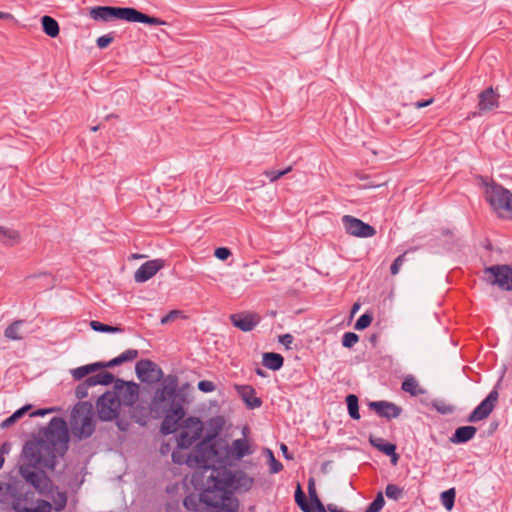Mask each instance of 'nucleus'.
I'll return each mask as SVG.
<instances>
[{
  "instance_id": "obj_1",
  "label": "nucleus",
  "mask_w": 512,
  "mask_h": 512,
  "mask_svg": "<svg viewBox=\"0 0 512 512\" xmlns=\"http://www.w3.org/2000/svg\"><path fill=\"white\" fill-rule=\"evenodd\" d=\"M69 434L64 419L54 417L44 432V439L27 442L22 450V462L19 465L20 476L41 495H48L53 489L51 479L38 468L54 470L56 460L68 450Z\"/></svg>"
},
{
  "instance_id": "obj_2",
  "label": "nucleus",
  "mask_w": 512,
  "mask_h": 512,
  "mask_svg": "<svg viewBox=\"0 0 512 512\" xmlns=\"http://www.w3.org/2000/svg\"><path fill=\"white\" fill-rule=\"evenodd\" d=\"M205 487L202 490V500L206 504L208 512L219 510L235 512L239 507L238 500L233 497L232 471L226 468H216L212 464L208 470Z\"/></svg>"
},
{
  "instance_id": "obj_3",
  "label": "nucleus",
  "mask_w": 512,
  "mask_h": 512,
  "mask_svg": "<svg viewBox=\"0 0 512 512\" xmlns=\"http://www.w3.org/2000/svg\"><path fill=\"white\" fill-rule=\"evenodd\" d=\"M89 15L92 19L102 22H110L119 19L149 25L166 24V22L160 18L149 16L131 7L96 6L90 9Z\"/></svg>"
},
{
  "instance_id": "obj_4",
  "label": "nucleus",
  "mask_w": 512,
  "mask_h": 512,
  "mask_svg": "<svg viewBox=\"0 0 512 512\" xmlns=\"http://www.w3.org/2000/svg\"><path fill=\"white\" fill-rule=\"evenodd\" d=\"M177 448L172 452V461L176 464H186L191 469L200 470L201 476L207 474L210 466L217 457L216 449L206 442H201L190 454Z\"/></svg>"
},
{
  "instance_id": "obj_5",
  "label": "nucleus",
  "mask_w": 512,
  "mask_h": 512,
  "mask_svg": "<svg viewBox=\"0 0 512 512\" xmlns=\"http://www.w3.org/2000/svg\"><path fill=\"white\" fill-rule=\"evenodd\" d=\"M72 434L78 439L90 437L95 431L92 405L89 402H79L72 411Z\"/></svg>"
},
{
  "instance_id": "obj_6",
  "label": "nucleus",
  "mask_w": 512,
  "mask_h": 512,
  "mask_svg": "<svg viewBox=\"0 0 512 512\" xmlns=\"http://www.w3.org/2000/svg\"><path fill=\"white\" fill-rule=\"evenodd\" d=\"M486 200L499 216L512 218V193L498 184L487 186L485 191Z\"/></svg>"
},
{
  "instance_id": "obj_7",
  "label": "nucleus",
  "mask_w": 512,
  "mask_h": 512,
  "mask_svg": "<svg viewBox=\"0 0 512 512\" xmlns=\"http://www.w3.org/2000/svg\"><path fill=\"white\" fill-rule=\"evenodd\" d=\"M183 430L177 437V448L187 449L199 440L203 433V424L197 417H188L182 422Z\"/></svg>"
},
{
  "instance_id": "obj_8",
  "label": "nucleus",
  "mask_w": 512,
  "mask_h": 512,
  "mask_svg": "<svg viewBox=\"0 0 512 512\" xmlns=\"http://www.w3.org/2000/svg\"><path fill=\"white\" fill-rule=\"evenodd\" d=\"M120 400L115 392L107 391L96 403L98 416L102 421H112L119 415Z\"/></svg>"
},
{
  "instance_id": "obj_9",
  "label": "nucleus",
  "mask_w": 512,
  "mask_h": 512,
  "mask_svg": "<svg viewBox=\"0 0 512 512\" xmlns=\"http://www.w3.org/2000/svg\"><path fill=\"white\" fill-rule=\"evenodd\" d=\"M484 273L491 285H497L500 289L512 291V267L509 265H493L486 267Z\"/></svg>"
},
{
  "instance_id": "obj_10",
  "label": "nucleus",
  "mask_w": 512,
  "mask_h": 512,
  "mask_svg": "<svg viewBox=\"0 0 512 512\" xmlns=\"http://www.w3.org/2000/svg\"><path fill=\"white\" fill-rule=\"evenodd\" d=\"M119 397L120 404L131 407L139 398V385L135 382L124 381L116 379L114 384V391Z\"/></svg>"
},
{
  "instance_id": "obj_11",
  "label": "nucleus",
  "mask_w": 512,
  "mask_h": 512,
  "mask_svg": "<svg viewBox=\"0 0 512 512\" xmlns=\"http://www.w3.org/2000/svg\"><path fill=\"white\" fill-rule=\"evenodd\" d=\"M342 223L346 233L355 237L369 238L376 234V230L373 226L351 215H344L342 217Z\"/></svg>"
},
{
  "instance_id": "obj_12",
  "label": "nucleus",
  "mask_w": 512,
  "mask_h": 512,
  "mask_svg": "<svg viewBox=\"0 0 512 512\" xmlns=\"http://www.w3.org/2000/svg\"><path fill=\"white\" fill-rule=\"evenodd\" d=\"M135 372L137 377L146 383H156L163 378L162 369L153 361L143 359L136 363Z\"/></svg>"
},
{
  "instance_id": "obj_13",
  "label": "nucleus",
  "mask_w": 512,
  "mask_h": 512,
  "mask_svg": "<svg viewBox=\"0 0 512 512\" xmlns=\"http://www.w3.org/2000/svg\"><path fill=\"white\" fill-rule=\"evenodd\" d=\"M185 410L182 405L173 404L171 408L166 412L164 419L161 423V433L169 435L178 430L180 422L185 420ZM182 427V424H181Z\"/></svg>"
},
{
  "instance_id": "obj_14",
  "label": "nucleus",
  "mask_w": 512,
  "mask_h": 512,
  "mask_svg": "<svg viewBox=\"0 0 512 512\" xmlns=\"http://www.w3.org/2000/svg\"><path fill=\"white\" fill-rule=\"evenodd\" d=\"M499 398L498 391L493 389L487 397L470 413L468 422L475 423L486 419L495 408Z\"/></svg>"
},
{
  "instance_id": "obj_15",
  "label": "nucleus",
  "mask_w": 512,
  "mask_h": 512,
  "mask_svg": "<svg viewBox=\"0 0 512 512\" xmlns=\"http://www.w3.org/2000/svg\"><path fill=\"white\" fill-rule=\"evenodd\" d=\"M261 317L256 313L240 312L230 315L231 323L243 332L252 331L260 322Z\"/></svg>"
},
{
  "instance_id": "obj_16",
  "label": "nucleus",
  "mask_w": 512,
  "mask_h": 512,
  "mask_svg": "<svg viewBox=\"0 0 512 512\" xmlns=\"http://www.w3.org/2000/svg\"><path fill=\"white\" fill-rule=\"evenodd\" d=\"M164 262L161 259H154L143 263L135 272L134 279L137 283H143L151 279L161 268Z\"/></svg>"
},
{
  "instance_id": "obj_17",
  "label": "nucleus",
  "mask_w": 512,
  "mask_h": 512,
  "mask_svg": "<svg viewBox=\"0 0 512 512\" xmlns=\"http://www.w3.org/2000/svg\"><path fill=\"white\" fill-rule=\"evenodd\" d=\"M371 410L376 412L380 417L394 419L401 415L402 408L388 401H373L369 403Z\"/></svg>"
},
{
  "instance_id": "obj_18",
  "label": "nucleus",
  "mask_w": 512,
  "mask_h": 512,
  "mask_svg": "<svg viewBox=\"0 0 512 512\" xmlns=\"http://www.w3.org/2000/svg\"><path fill=\"white\" fill-rule=\"evenodd\" d=\"M478 108L480 112L491 111L499 106V95L492 87L483 90L479 95Z\"/></svg>"
},
{
  "instance_id": "obj_19",
  "label": "nucleus",
  "mask_w": 512,
  "mask_h": 512,
  "mask_svg": "<svg viewBox=\"0 0 512 512\" xmlns=\"http://www.w3.org/2000/svg\"><path fill=\"white\" fill-rule=\"evenodd\" d=\"M235 389L248 408L255 409L262 405V400L256 396V391L252 386L236 385Z\"/></svg>"
},
{
  "instance_id": "obj_20",
  "label": "nucleus",
  "mask_w": 512,
  "mask_h": 512,
  "mask_svg": "<svg viewBox=\"0 0 512 512\" xmlns=\"http://www.w3.org/2000/svg\"><path fill=\"white\" fill-rule=\"evenodd\" d=\"M21 497L15 483L0 481V504L7 505L11 503L12 506L16 499H21Z\"/></svg>"
},
{
  "instance_id": "obj_21",
  "label": "nucleus",
  "mask_w": 512,
  "mask_h": 512,
  "mask_svg": "<svg viewBox=\"0 0 512 512\" xmlns=\"http://www.w3.org/2000/svg\"><path fill=\"white\" fill-rule=\"evenodd\" d=\"M369 442L373 447L377 448L380 452L384 453L387 456H390L391 462L393 464L397 463L399 456L396 453V445L389 442H385L383 438L373 436H370Z\"/></svg>"
},
{
  "instance_id": "obj_22",
  "label": "nucleus",
  "mask_w": 512,
  "mask_h": 512,
  "mask_svg": "<svg viewBox=\"0 0 512 512\" xmlns=\"http://www.w3.org/2000/svg\"><path fill=\"white\" fill-rule=\"evenodd\" d=\"M253 453L246 438L235 439L229 448V455L237 460Z\"/></svg>"
},
{
  "instance_id": "obj_23",
  "label": "nucleus",
  "mask_w": 512,
  "mask_h": 512,
  "mask_svg": "<svg viewBox=\"0 0 512 512\" xmlns=\"http://www.w3.org/2000/svg\"><path fill=\"white\" fill-rule=\"evenodd\" d=\"M24 499H16V501L12 505V510L15 512H51L52 505L50 502L38 499L36 501V506L33 508L25 507L23 505Z\"/></svg>"
},
{
  "instance_id": "obj_24",
  "label": "nucleus",
  "mask_w": 512,
  "mask_h": 512,
  "mask_svg": "<svg viewBox=\"0 0 512 512\" xmlns=\"http://www.w3.org/2000/svg\"><path fill=\"white\" fill-rule=\"evenodd\" d=\"M183 505L191 512H208L207 506L202 500V492L199 495H187L183 500Z\"/></svg>"
},
{
  "instance_id": "obj_25",
  "label": "nucleus",
  "mask_w": 512,
  "mask_h": 512,
  "mask_svg": "<svg viewBox=\"0 0 512 512\" xmlns=\"http://www.w3.org/2000/svg\"><path fill=\"white\" fill-rule=\"evenodd\" d=\"M104 368L103 362H95L87 365H83L70 370V373L74 380L79 381L85 378L90 373H94Z\"/></svg>"
},
{
  "instance_id": "obj_26",
  "label": "nucleus",
  "mask_w": 512,
  "mask_h": 512,
  "mask_svg": "<svg viewBox=\"0 0 512 512\" xmlns=\"http://www.w3.org/2000/svg\"><path fill=\"white\" fill-rule=\"evenodd\" d=\"M477 432L476 427L474 426H462L455 430L454 434L451 437V442L459 444L466 443L471 440Z\"/></svg>"
},
{
  "instance_id": "obj_27",
  "label": "nucleus",
  "mask_w": 512,
  "mask_h": 512,
  "mask_svg": "<svg viewBox=\"0 0 512 512\" xmlns=\"http://www.w3.org/2000/svg\"><path fill=\"white\" fill-rule=\"evenodd\" d=\"M402 390L406 393H409L411 396H419L426 393V390L422 388L418 382V380L412 376L408 375L402 382L401 386Z\"/></svg>"
},
{
  "instance_id": "obj_28",
  "label": "nucleus",
  "mask_w": 512,
  "mask_h": 512,
  "mask_svg": "<svg viewBox=\"0 0 512 512\" xmlns=\"http://www.w3.org/2000/svg\"><path fill=\"white\" fill-rule=\"evenodd\" d=\"M139 355L138 350L136 349H128L121 353L119 356L111 359L108 362H103L104 368H112L115 366H119L125 362H131L135 360Z\"/></svg>"
},
{
  "instance_id": "obj_29",
  "label": "nucleus",
  "mask_w": 512,
  "mask_h": 512,
  "mask_svg": "<svg viewBox=\"0 0 512 512\" xmlns=\"http://www.w3.org/2000/svg\"><path fill=\"white\" fill-rule=\"evenodd\" d=\"M262 363L266 368L277 371L283 366L284 358L278 353L267 352L263 354Z\"/></svg>"
},
{
  "instance_id": "obj_30",
  "label": "nucleus",
  "mask_w": 512,
  "mask_h": 512,
  "mask_svg": "<svg viewBox=\"0 0 512 512\" xmlns=\"http://www.w3.org/2000/svg\"><path fill=\"white\" fill-rule=\"evenodd\" d=\"M308 494L310 497L309 505L315 509V512H327L325 506L323 505V503L321 502L317 495L313 479H310L308 482Z\"/></svg>"
},
{
  "instance_id": "obj_31",
  "label": "nucleus",
  "mask_w": 512,
  "mask_h": 512,
  "mask_svg": "<svg viewBox=\"0 0 512 512\" xmlns=\"http://www.w3.org/2000/svg\"><path fill=\"white\" fill-rule=\"evenodd\" d=\"M43 31L50 37L54 38L59 34L58 22L51 16L45 15L41 18Z\"/></svg>"
},
{
  "instance_id": "obj_32",
  "label": "nucleus",
  "mask_w": 512,
  "mask_h": 512,
  "mask_svg": "<svg viewBox=\"0 0 512 512\" xmlns=\"http://www.w3.org/2000/svg\"><path fill=\"white\" fill-rule=\"evenodd\" d=\"M178 388V377L173 374H169L163 381L162 390L166 395L173 399L176 396V391Z\"/></svg>"
},
{
  "instance_id": "obj_33",
  "label": "nucleus",
  "mask_w": 512,
  "mask_h": 512,
  "mask_svg": "<svg viewBox=\"0 0 512 512\" xmlns=\"http://www.w3.org/2000/svg\"><path fill=\"white\" fill-rule=\"evenodd\" d=\"M0 240L9 246L17 244L20 240V235L16 230L0 226Z\"/></svg>"
},
{
  "instance_id": "obj_34",
  "label": "nucleus",
  "mask_w": 512,
  "mask_h": 512,
  "mask_svg": "<svg viewBox=\"0 0 512 512\" xmlns=\"http://www.w3.org/2000/svg\"><path fill=\"white\" fill-rule=\"evenodd\" d=\"M232 475L234 477L232 488H243L244 490H249L254 483L253 478L249 477L244 472L232 473Z\"/></svg>"
},
{
  "instance_id": "obj_35",
  "label": "nucleus",
  "mask_w": 512,
  "mask_h": 512,
  "mask_svg": "<svg viewBox=\"0 0 512 512\" xmlns=\"http://www.w3.org/2000/svg\"><path fill=\"white\" fill-rule=\"evenodd\" d=\"M115 377L110 372H100L96 375H92L89 377V383H92L94 386L96 385H109L111 383H115Z\"/></svg>"
},
{
  "instance_id": "obj_36",
  "label": "nucleus",
  "mask_w": 512,
  "mask_h": 512,
  "mask_svg": "<svg viewBox=\"0 0 512 512\" xmlns=\"http://www.w3.org/2000/svg\"><path fill=\"white\" fill-rule=\"evenodd\" d=\"M23 324L22 320L14 321L10 324L4 331V335L6 338L10 340H21L23 339V335L20 332V328Z\"/></svg>"
},
{
  "instance_id": "obj_37",
  "label": "nucleus",
  "mask_w": 512,
  "mask_h": 512,
  "mask_svg": "<svg viewBox=\"0 0 512 512\" xmlns=\"http://www.w3.org/2000/svg\"><path fill=\"white\" fill-rule=\"evenodd\" d=\"M346 403L350 417L352 419L358 420L360 418L358 397L354 394H349L346 397Z\"/></svg>"
},
{
  "instance_id": "obj_38",
  "label": "nucleus",
  "mask_w": 512,
  "mask_h": 512,
  "mask_svg": "<svg viewBox=\"0 0 512 512\" xmlns=\"http://www.w3.org/2000/svg\"><path fill=\"white\" fill-rule=\"evenodd\" d=\"M295 501L303 512H315V509L307 502L306 496L299 484L295 491Z\"/></svg>"
},
{
  "instance_id": "obj_39",
  "label": "nucleus",
  "mask_w": 512,
  "mask_h": 512,
  "mask_svg": "<svg viewBox=\"0 0 512 512\" xmlns=\"http://www.w3.org/2000/svg\"><path fill=\"white\" fill-rule=\"evenodd\" d=\"M455 495H456L455 488H450L441 493L440 500H441L442 505L445 507V509L447 511H451L453 509L454 502H455Z\"/></svg>"
},
{
  "instance_id": "obj_40",
  "label": "nucleus",
  "mask_w": 512,
  "mask_h": 512,
  "mask_svg": "<svg viewBox=\"0 0 512 512\" xmlns=\"http://www.w3.org/2000/svg\"><path fill=\"white\" fill-rule=\"evenodd\" d=\"M90 327L96 332L104 333H121L123 331V329L119 326H110L96 320L90 322Z\"/></svg>"
},
{
  "instance_id": "obj_41",
  "label": "nucleus",
  "mask_w": 512,
  "mask_h": 512,
  "mask_svg": "<svg viewBox=\"0 0 512 512\" xmlns=\"http://www.w3.org/2000/svg\"><path fill=\"white\" fill-rule=\"evenodd\" d=\"M53 506L56 511L60 512L65 509L67 504V494L64 491H57L52 497Z\"/></svg>"
},
{
  "instance_id": "obj_42",
  "label": "nucleus",
  "mask_w": 512,
  "mask_h": 512,
  "mask_svg": "<svg viewBox=\"0 0 512 512\" xmlns=\"http://www.w3.org/2000/svg\"><path fill=\"white\" fill-rule=\"evenodd\" d=\"M385 504L382 492H378L375 499L369 504L365 512H380Z\"/></svg>"
},
{
  "instance_id": "obj_43",
  "label": "nucleus",
  "mask_w": 512,
  "mask_h": 512,
  "mask_svg": "<svg viewBox=\"0 0 512 512\" xmlns=\"http://www.w3.org/2000/svg\"><path fill=\"white\" fill-rule=\"evenodd\" d=\"M94 387L92 383H89V377L80 383L75 389V396L78 399H84L88 396V389Z\"/></svg>"
},
{
  "instance_id": "obj_44",
  "label": "nucleus",
  "mask_w": 512,
  "mask_h": 512,
  "mask_svg": "<svg viewBox=\"0 0 512 512\" xmlns=\"http://www.w3.org/2000/svg\"><path fill=\"white\" fill-rule=\"evenodd\" d=\"M266 453H267V457H268V461H269L270 473H272V474L279 473L283 469L282 463L279 462L278 460H276L273 452L270 449H266Z\"/></svg>"
},
{
  "instance_id": "obj_45",
  "label": "nucleus",
  "mask_w": 512,
  "mask_h": 512,
  "mask_svg": "<svg viewBox=\"0 0 512 512\" xmlns=\"http://www.w3.org/2000/svg\"><path fill=\"white\" fill-rule=\"evenodd\" d=\"M385 494L389 499L398 500L403 494V489L395 484H388L385 489Z\"/></svg>"
},
{
  "instance_id": "obj_46",
  "label": "nucleus",
  "mask_w": 512,
  "mask_h": 512,
  "mask_svg": "<svg viewBox=\"0 0 512 512\" xmlns=\"http://www.w3.org/2000/svg\"><path fill=\"white\" fill-rule=\"evenodd\" d=\"M432 407L441 414H450L454 411V407L452 405L438 399L432 402Z\"/></svg>"
},
{
  "instance_id": "obj_47",
  "label": "nucleus",
  "mask_w": 512,
  "mask_h": 512,
  "mask_svg": "<svg viewBox=\"0 0 512 512\" xmlns=\"http://www.w3.org/2000/svg\"><path fill=\"white\" fill-rule=\"evenodd\" d=\"M291 171H292V166H288L287 168H285L284 170H281V171L266 170L264 172V175L267 176L271 182H275L276 180H278L279 178L288 174Z\"/></svg>"
},
{
  "instance_id": "obj_48",
  "label": "nucleus",
  "mask_w": 512,
  "mask_h": 512,
  "mask_svg": "<svg viewBox=\"0 0 512 512\" xmlns=\"http://www.w3.org/2000/svg\"><path fill=\"white\" fill-rule=\"evenodd\" d=\"M358 341V335L353 332H346L342 337V345L346 348H352Z\"/></svg>"
},
{
  "instance_id": "obj_49",
  "label": "nucleus",
  "mask_w": 512,
  "mask_h": 512,
  "mask_svg": "<svg viewBox=\"0 0 512 512\" xmlns=\"http://www.w3.org/2000/svg\"><path fill=\"white\" fill-rule=\"evenodd\" d=\"M371 322H372V316L365 313L357 319V321L354 325V328L356 330H363V329L367 328L371 324Z\"/></svg>"
},
{
  "instance_id": "obj_50",
  "label": "nucleus",
  "mask_w": 512,
  "mask_h": 512,
  "mask_svg": "<svg viewBox=\"0 0 512 512\" xmlns=\"http://www.w3.org/2000/svg\"><path fill=\"white\" fill-rule=\"evenodd\" d=\"M114 40L113 33L105 34L97 38L96 44L98 48L104 49L108 47Z\"/></svg>"
},
{
  "instance_id": "obj_51",
  "label": "nucleus",
  "mask_w": 512,
  "mask_h": 512,
  "mask_svg": "<svg viewBox=\"0 0 512 512\" xmlns=\"http://www.w3.org/2000/svg\"><path fill=\"white\" fill-rule=\"evenodd\" d=\"M405 255H406V252L399 255L395 260L394 262L392 263L391 267H390V271H391V274L392 275H396L398 274L401 266L403 265L404 261H405Z\"/></svg>"
},
{
  "instance_id": "obj_52",
  "label": "nucleus",
  "mask_w": 512,
  "mask_h": 512,
  "mask_svg": "<svg viewBox=\"0 0 512 512\" xmlns=\"http://www.w3.org/2000/svg\"><path fill=\"white\" fill-rule=\"evenodd\" d=\"M11 450V444L4 442L0 445V469L3 467L5 462V455L9 454Z\"/></svg>"
},
{
  "instance_id": "obj_53",
  "label": "nucleus",
  "mask_w": 512,
  "mask_h": 512,
  "mask_svg": "<svg viewBox=\"0 0 512 512\" xmlns=\"http://www.w3.org/2000/svg\"><path fill=\"white\" fill-rule=\"evenodd\" d=\"M198 389L202 392L209 393L215 390V384L212 381L202 380L198 383Z\"/></svg>"
},
{
  "instance_id": "obj_54",
  "label": "nucleus",
  "mask_w": 512,
  "mask_h": 512,
  "mask_svg": "<svg viewBox=\"0 0 512 512\" xmlns=\"http://www.w3.org/2000/svg\"><path fill=\"white\" fill-rule=\"evenodd\" d=\"M214 255L219 260H226L231 255V251L226 247H219L215 249Z\"/></svg>"
},
{
  "instance_id": "obj_55",
  "label": "nucleus",
  "mask_w": 512,
  "mask_h": 512,
  "mask_svg": "<svg viewBox=\"0 0 512 512\" xmlns=\"http://www.w3.org/2000/svg\"><path fill=\"white\" fill-rule=\"evenodd\" d=\"M180 314H181V311H179V310H172L167 315L162 317L160 322L163 325L168 324L171 321H174Z\"/></svg>"
},
{
  "instance_id": "obj_56",
  "label": "nucleus",
  "mask_w": 512,
  "mask_h": 512,
  "mask_svg": "<svg viewBox=\"0 0 512 512\" xmlns=\"http://www.w3.org/2000/svg\"><path fill=\"white\" fill-rule=\"evenodd\" d=\"M167 400H171V399L166 395V393L163 392V390L161 388L157 389L155 392L153 401L155 403H163Z\"/></svg>"
},
{
  "instance_id": "obj_57",
  "label": "nucleus",
  "mask_w": 512,
  "mask_h": 512,
  "mask_svg": "<svg viewBox=\"0 0 512 512\" xmlns=\"http://www.w3.org/2000/svg\"><path fill=\"white\" fill-rule=\"evenodd\" d=\"M31 409V405H25L21 407L20 409L16 410L12 415L14 418L18 421L20 418H22L29 410Z\"/></svg>"
},
{
  "instance_id": "obj_58",
  "label": "nucleus",
  "mask_w": 512,
  "mask_h": 512,
  "mask_svg": "<svg viewBox=\"0 0 512 512\" xmlns=\"http://www.w3.org/2000/svg\"><path fill=\"white\" fill-rule=\"evenodd\" d=\"M16 422H17V420L14 418L13 415H11L0 423V428L7 429V428L11 427L13 424H15Z\"/></svg>"
},
{
  "instance_id": "obj_59",
  "label": "nucleus",
  "mask_w": 512,
  "mask_h": 512,
  "mask_svg": "<svg viewBox=\"0 0 512 512\" xmlns=\"http://www.w3.org/2000/svg\"><path fill=\"white\" fill-rule=\"evenodd\" d=\"M279 341L280 343L288 347L293 342V336L291 334L281 335Z\"/></svg>"
},
{
  "instance_id": "obj_60",
  "label": "nucleus",
  "mask_w": 512,
  "mask_h": 512,
  "mask_svg": "<svg viewBox=\"0 0 512 512\" xmlns=\"http://www.w3.org/2000/svg\"><path fill=\"white\" fill-rule=\"evenodd\" d=\"M434 101L433 98H430L428 100H425V101H418L416 102L414 105L417 109H420V108H424V107H427L429 106L430 104H432Z\"/></svg>"
},
{
  "instance_id": "obj_61",
  "label": "nucleus",
  "mask_w": 512,
  "mask_h": 512,
  "mask_svg": "<svg viewBox=\"0 0 512 512\" xmlns=\"http://www.w3.org/2000/svg\"><path fill=\"white\" fill-rule=\"evenodd\" d=\"M280 449L282 451V454L283 456L286 458V459H292L293 456L288 452V447L285 445V444H281L280 445Z\"/></svg>"
},
{
  "instance_id": "obj_62",
  "label": "nucleus",
  "mask_w": 512,
  "mask_h": 512,
  "mask_svg": "<svg viewBox=\"0 0 512 512\" xmlns=\"http://www.w3.org/2000/svg\"><path fill=\"white\" fill-rule=\"evenodd\" d=\"M52 409H39L34 411L31 416H44L45 414L51 412Z\"/></svg>"
},
{
  "instance_id": "obj_63",
  "label": "nucleus",
  "mask_w": 512,
  "mask_h": 512,
  "mask_svg": "<svg viewBox=\"0 0 512 512\" xmlns=\"http://www.w3.org/2000/svg\"><path fill=\"white\" fill-rule=\"evenodd\" d=\"M0 19L1 20H9V19H13V15L10 14V13H7V12H1L0 11Z\"/></svg>"
},
{
  "instance_id": "obj_64",
  "label": "nucleus",
  "mask_w": 512,
  "mask_h": 512,
  "mask_svg": "<svg viewBox=\"0 0 512 512\" xmlns=\"http://www.w3.org/2000/svg\"><path fill=\"white\" fill-rule=\"evenodd\" d=\"M170 450L169 444H162L160 447L161 454H167Z\"/></svg>"
}]
</instances>
